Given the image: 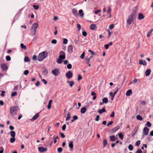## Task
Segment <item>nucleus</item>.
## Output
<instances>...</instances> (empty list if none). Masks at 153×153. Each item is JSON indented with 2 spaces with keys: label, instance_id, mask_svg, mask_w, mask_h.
<instances>
[{
  "label": "nucleus",
  "instance_id": "nucleus-2",
  "mask_svg": "<svg viewBox=\"0 0 153 153\" xmlns=\"http://www.w3.org/2000/svg\"><path fill=\"white\" fill-rule=\"evenodd\" d=\"M48 53L45 51H44L40 53L38 57V60L39 61H42L45 59L47 56Z\"/></svg>",
  "mask_w": 153,
  "mask_h": 153
},
{
  "label": "nucleus",
  "instance_id": "nucleus-18",
  "mask_svg": "<svg viewBox=\"0 0 153 153\" xmlns=\"http://www.w3.org/2000/svg\"><path fill=\"white\" fill-rule=\"evenodd\" d=\"M144 18V16L143 14L142 13H139V16L138 17V19H142Z\"/></svg>",
  "mask_w": 153,
  "mask_h": 153
},
{
  "label": "nucleus",
  "instance_id": "nucleus-32",
  "mask_svg": "<svg viewBox=\"0 0 153 153\" xmlns=\"http://www.w3.org/2000/svg\"><path fill=\"white\" fill-rule=\"evenodd\" d=\"M152 31H153V29H151L150 30V31H149L148 33L147 34V37H149L150 36H151V34Z\"/></svg>",
  "mask_w": 153,
  "mask_h": 153
},
{
  "label": "nucleus",
  "instance_id": "nucleus-31",
  "mask_svg": "<svg viewBox=\"0 0 153 153\" xmlns=\"http://www.w3.org/2000/svg\"><path fill=\"white\" fill-rule=\"evenodd\" d=\"M16 140L15 137H12L10 139V142L11 143H13Z\"/></svg>",
  "mask_w": 153,
  "mask_h": 153
},
{
  "label": "nucleus",
  "instance_id": "nucleus-10",
  "mask_svg": "<svg viewBox=\"0 0 153 153\" xmlns=\"http://www.w3.org/2000/svg\"><path fill=\"white\" fill-rule=\"evenodd\" d=\"M68 51L70 53H72L73 52V47L72 45H70L68 47Z\"/></svg>",
  "mask_w": 153,
  "mask_h": 153
},
{
  "label": "nucleus",
  "instance_id": "nucleus-53",
  "mask_svg": "<svg viewBox=\"0 0 153 153\" xmlns=\"http://www.w3.org/2000/svg\"><path fill=\"white\" fill-rule=\"evenodd\" d=\"M82 78V76L79 75V74L78 75V80H80Z\"/></svg>",
  "mask_w": 153,
  "mask_h": 153
},
{
  "label": "nucleus",
  "instance_id": "nucleus-9",
  "mask_svg": "<svg viewBox=\"0 0 153 153\" xmlns=\"http://www.w3.org/2000/svg\"><path fill=\"white\" fill-rule=\"evenodd\" d=\"M39 116V113H37L33 117V118L31 119H30V120L32 121H33L36 120L37 118H38Z\"/></svg>",
  "mask_w": 153,
  "mask_h": 153
},
{
  "label": "nucleus",
  "instance_id": "nucleus-35",
  "mask_svg": "<svg viewBox=\"0 0 153 153\" xmlns=\"http://www.w3.org/2000/svg\"><path fill=\"white\" fill-rule=\"evenodd\" d=\"M128 149L130 151H132L133 149V147L131 144H129L128 146Z\"/></svg>",
  "mask_w": 153,
  "mask_h": 153
},
{
  "label": "nucleus",
  "instance_id": "nucleus-12",
  "mask_svg": "<svg viewBox=\"0 0 153 153\" xmlns=\"http://www.w3.org/2000/svg\"><path fill=\"white\" fill-rule=\"evenodd\" d=\"M1 68L4 71H6L7 69V65L5 64H3L1 65Z\"/></svg>",
  "mask_w": 153,
  "mask_h": 153
},
{
  "label": "nucleus",
  "instance_id": "nucleus-46",
  "mask_svg": "<svg viewBox=\"0 0 153 153\" xmlns=\"http://www.w3.org/2000/svg\"><path fill=\"white\" fill-rule=\"evenodd\" d=\"M85 55V53L84 52H83L82 54L81 55L80 57L82 59H84V58Z\"/></svg>",
  "mask_w": 153,
  "mask_h": 153
},
{
  "label": "nucleus",
  "instance_id": "nucleus-51",
  "mask_svg": "<svg viewBox=\"0 0 153 153\" xmlns=\"http://www.w3.org/2000/svg\"><path fill=\"white\" fill-rule=\"evenodd\" d=\"M63 43L65 44H66L68 43V40L67 39L64 38L63 39Z\"/></svg>",
  "mask_w": 153,
  "mask_h": 153
},
{
  "label": "nucleus",
  "instance_id": "nucleus-45",
  "mask_svg": "<svg viewBox=\"0 0 153 153\" xmlns=\"http://www.w3.org/2000/svg\"><path fill=\"white\" fill-rule=\"evenodd\" d=\"M6 59L7 61H9L11 60V58L10 56L8 55L6 57Z\"/></svg>",
  "mask_w": 153,
  "mask_h": 153
},
{
  "label": "nucleus",
  "instance_id": "nucleus-26",
  "mask_svg": "<svg viewBox=\"0 0 153 153\" xmlns=\"http://www.w3.org/2000/svg\"><path fill=\"white\" fill-rule=\"evenodd\" d=\"M102 143L103 145V148H104L108 145V142L107 140L106 139H104Z\"/></svg>",
  "mask_w": 153,
  "mask_h": 153
},
{
  "label": "nucleus",
  "instance_id": "nucleus-17",
  "mask_svg": "<svg viewBox=\"0 0 153 153\" xmlns=\"http://www.w3.org/2000/svg\"><path fill=\"white\" fill-rule=\"evenodd\" d=\"M111 141H114L116 140V137L115 135H112L109 137Z\"/></svg>",
  "mask_w": 153,
  "mask_h": 153
},
{
  "label": "nucleus",
  "instance_id": "nucleus-34",
  "mask_svg": "<svg viewBox=\"0 0 153 153\" xmlns=\"http://www.w3.org/2000/svg\"><path fill=\"white\" fill-rule=\"evenodd\" d=\"M79 13L80 14V16L82 17H83L84 14L83 13V10H80L79 11Z\"/></svg>",
  "mask_w": 153,
  "mask_h": 153
},
{
  "label": "nucleus",
  "instance_id": "nucleus-40",
  "mask_svg": "<svg viewBox=\"0 0 153 153\" xmlns=\"http://www.w3.org/2000/svg\"><path fill=\"white\" fill-rule=\"evenodd\" d=\"M43 73L45 74V75H47L48 74V70L46 69H45L43 70Z\"/></svg>",
  "mask_w": 153,
  "mask_h": 153
},
{
  "label": "nucleus",
  "instance_id": "nucleus-1",
  "mask_svg": "<svg viewBox=\"0 0 153 153\" xmlns=\"http://www.w3.org/2000/svg\"><path fill=\"white\" fill-rule=\"evenodd\" d=\"M136 13L137 10L136 9L133 10L132 13L129 15L128 19L127 20V25H130L131 24L135 18Z\"/></svg>",
  "mask_w": 153,
  "mask_h": 153
},
{
  "label": "nucleus",
  "instance_id": "nucleus-14",
  "mask_svg": "<svg viewBox=\"0 0 153 153\" xmlns=\"http://www.w3.org/2000/svg\"><path fill=\"white\" fill-rule=\"evenodd\" d=\"M72 12L73 14L75 16H76L78 15V14L77 13V10L75 8H73L72 9Z\"/></svg>",
  "mask_w": 153,
  "mask_h": 153
},
{
  "label": "nucleus",
  "instance_id": "nucleus-25",
  "mask_svg": "<svg viewBox=\"0 0 153 153\" xmlns=\"http://www.w3.org/2000/svg\"><path fill=\"white\" fill-rule=\"evenodd\" d=\"M69 147L71 149H73L74 147V145L73 144V141H70L69 143Z\"/></svg>",
  "mask_w": 153,
  "mask_h": 153
},
{
  "label": "nucleus",
  "instance_id": "nucleus-7",
  "mask_svg": "<svg viewBox=\"0 0 153 153\" xmlns=\"http://www.w3.org/2000/svg\"><path fill=\"white\" fill-rule=\"evenodd\" d=\"M149 129L147 127H145L143 129V133L145 135H147L148 134Z\"/></svg>",
  "mask_w": 153,
  "mask_h": 153
},
{
  "label": "nucleus",
  "instance_id": "nucleus-33",
  "mask_svg": "<svg viewBox=\"0 0 153 153\" xmlns=\"http://www.w3.org/2000/svg\"><path fill=\"white\" fill-rule=\"evenodd\" d=\"M85 60L86 61L87 63L88 64V66L89 67H90L91 65V64H90V60L88 58H86L85 59Z\"/></svg>",
  "mask_w": 153,
  "mask_h": 153
},
{
  "label": "nucleus",
  "instance_id": "nucleus-11",
  "mask_svg": "<svg viewBox=\"0 0 153 153\" xmlns=\"http://www.w3.org/2000/svg\"><path fill=\"white\" fill-rule=\"evenodd\" d=\"M90 29L93 30H95L97 29V26L95 24L91 25L90 26Z\"/></svg>",
  "mask_w": 153,
  "mask_h": 153
},
{
  "label": "nucleus",
  "instance_id": "nucleus-30",
  "mask_svg": "<svg viewBox=\"0 0 153 153\" xmlns=\"http://www.w3.org/2000/svg\"><path fill=\"white\" fill-rule=\"evenodd\" d=\"M118 135L119 137L120 138V139L122 140L123 139V135L122 134V133H120L118 134Z\"/></svg>",
  "mask_w": 153,
  "mask_h": 153
},
{
  "label": "nucleus",
  "instance_id": "nucleus-64",
  "mask_svg": "<svg viewBox=\"0 0 153 153\" xmlns=\"http://www.w3.org/2000/svg\"><path fill=\"white\" fill-rule=\"evenodd\" d=\"M136 153H142V151L141 149H139L137 150Z\"/></svg>",
  "mask_w": 153,
  "mask_h": 153
},
{
  "label": "nucleus",
  "instance_id": "nucleus-56",
  "mask_svg": "<svg viewBox=\"0 0 153 153\" xmlns=\"http://www.w3.org/2000/svg\"><path fill=\"white\" fill-rule=\"evenodd\" d=\"M100 117L99 115H97L96 116V117L95 118V120L97 121H98L99 120V118H100Z\"/></svg>",
  "mask_w": 153,
  "mask_h": 153
},
{
  "label": "nucleus",
  "instance_id": "nucleus-36",
  "mask_svg": "<svg viewBox=\"0 0 153 153\" xmlns=\"http://www.w3.org/2000/svg\"><path fill=\"white\" fill-rule=\"evenodd\" d=\"M136 118L137 120L141 121L143 120L142 117L140 115H137L136 117Z\"/></svg>",
  "mask_w": 153,
  "mask_h": 153
},
{
  "label": "nucleus",
  "instance_id": "nucleus-37",
  "mask_svg": "<svg viewBox=\"0 0 153 153\" xmlns=\"http://www.w3.org/2000/svg\"><path fill=\"white\" fill-rule=\"evenodd\" d=\"M20 46L22 49L26 50V46L23 43H21Z\"/></svg>",
  "mask_w": 153,
  "mask_h": 153
},
{
  "label": "nucleus",
  "instance_id": "nucleus-19",
  "mask_svg": "<svg viewBox=\"0 0 153 153\" xmlns=\"http://www.w3.org/2000/svg\"><path fill=\"white\" fill-rule=\"evenodd\" d=\"M87 109L85 107H83L81 109V112L82 114H84L86 111Z\"/></svg>",
  "mask_w": 153,
  "mask_h": 153
},
{
  "label": "nucleus",
  "instance_id": "nucleus-29",
  "mask_svg": "<svg viewBox=\"0 0 153 153\" xmlns=\"http://www.w3.org/2000/svg\"><path fill=\"white\" fill-rule=\"evenodd\" d=\"M71 118V116L70 115V112H68V113L66 119V121H68V120H69Z\"/></svg>",
  "mask_w": 153,
  "mask_h": 153
},
{
  "label": "nucleus",
  "instance_id": "nucleus-49",
  "mask_svg": "<svg viewBox=\"0 0 153 153\" xmlns=\"http://www.w3.org/2000/svg\"><path fill=\"white\" fill-rule=\"evenodd\" d=\"M67 68L68 69H71L72 68V65L71 64H68L67 65Z\"/></svg>",
  "mask_w": 153,
  "mask_h": 153
},
{
  "label": "nucleus",
  "instance_id": "nucleus-23",
  "mask_svg": "<svg viewBox=\"0 0 153 153\" xmlns=\"http://www.w3.org/2000/svg\"><path fill=\"white\" fill-rule=\"evenodd\" d=\"M67 82L68 83H69V85L71 88L72 87L73 85L74 84V82L73 81H68Z\"/></svg>",
  "mask_w": 153,
  "mask_h": 153
},
{
  "label": "nucleus",
  "instance_id": "nucleus-41",
  "mask_svg": "<svg viewBox=\"0 0 153 153\" xmlns=\"http://www.w3.org/2000/svg\"><path fill=\"white\" fill-rule=\"evenodd\" d=\"M17 94V93L15 91L12 93L11 94V96L13 97L14 96H16Z\"/></svg>",
  "mask_w": 153,
  "mask_h": 153
},
{
  "label": "nucleus",
  "instance_id": "nucleus-38",
  "mask_svg": "<svg viewBox=\"0 0 153 153\" xmlns=\"http://www.w3.org/2000/svg\"><path fill=\"white\" fill-rule=\"evenodd\" d=\"M62 60L58 58L57 60V62L58 64H61L62 62Z\"/></svg>",
  "mask_w": 153,
  "mask_h": 153
},
{
  "label": "nucleus",
  "instance_id": "nucleus-58",
  "mask_svg": "<svg viewBox=\"0 0 153 153\" xmlns=\"http://www.w3.org/2000/svg\"><path fill=\"white\" fill-rule=\"evenodd\" d=\"M140 144V141L138 140L136 143V145L137 146H139Z\"/></svg>",
  "mask_w": 153,
  "mask_h": 153
},
{
  "label": "nucleus",
  "instance_id": "nucleus-62",
  "mask_svg": "<svg viewBox=\"0 0 153 153\" xmlns=\"http://www.w3.org/2000/svg\"><path fill=\"white\" fill-rule=\"evenodd\" d=\"M114 28V25L113 24L111 25L109 27V28L110 29H112Z\"/></svg>",
  "mask_w": 153,
  "mask_h": 153
},
{
  "label": "nucleus",
  "instance_id": "nucleus-3",
  "mask_svg": "<svg viewBox=\"0 0 153 153\" xmlns=\"http://www.w3.org/2000/svg\"><path fill=\"white\" fill-rule=\"evenodd\" d=\"M19 108L18 106L12 107L10 108V113L11 115L14 116L16 114L17 112L19 110Z\"/></svg>",
  "mask_w": 153,
  "mask_h": 153
},
{
  "label": "nucleus",
  "instance_id": "nucleus-15",
  "mask_svg": "<svg viewBox=\"0 0 153 153\" xmlns=\"http://www.w3.org/2000/svg\"><path fill=\"white\" fill-rule=\"evenodd\" d=\"M106 111L105 108L104 107L101 109H100L98 110V112L100 114H101L105 112Z\"/></svg>",
  "mask_w": 153,
  "mask_h": 153
},
{
  "label": "nucleus",
  "instance_id": "nucleus-5",
  "mask_svg": "<svg viewBox=\"0 0 153 153\" xmlns=\"http://www.w3.org/2000/svg\"><path fill=\"white\" fill-rule=\"evenodd\" d=\"M38 149L40 152L42 153L48 150V149L47 148L43 147L42 146L39 147Z\"/></svg>",
  "mask_w": 153,
  "mask_h": 153
},
{
  "label": "nucleus",
  "instance_id": "nucleus-47",
  "mask_svg": "<svg viewBox=\"0 0 153 153\" xmlns=\"http://www.w3.org/2000/svg\"><path fill=\"white\" fill-rule=\"evenodd\" d=\"M146 125L149 127H150L151 126V123L149 121H147L146 123Z\"/></svg>",
  "mask_w": 153,
  "mask_h": 153
},
{
  "label": "nucleus",
  "instance_id": "nucleus-13",
  "mask_svg": "<svg viewBox=\"0 0 153 153\" xmlns=\"http://www.w3.org/2000/svg\"><path fill=\"white\" fill-rule=\"evenodd\" d=\"M139 62L140 64L144 66L146 65L147 64V63L144 60H140Z\"/></svg>",
  "mask_w": 153,
  "mask_h": 153
},
{
  "label": "nucleus",
  "instance_id": "nucleus-42",
  "mask_svg": "<svg viewBox=\"0 0 153 153\" xmlns=\"http://www.w3.org/2000/svg\"><path fill=\"white\" fill-rule=\"evenodd\" d=\"M62 149L61 147H59L57 149V151L59 153H60L62 152Z\"/></svg>",
  "mask_w": 153,
  "mask_h": 153
},
{
  "label": "nucleus",
  "instance_id": "nucleus-44",
  "mask_svg": "<svg viewBox=\"0 0 153 153\" xmlns=\"http://www.w3.org/2000/svg\"><path fill=\"white\" fill-rule=\"evenodd\" d=\"M33 7L34 9L36 10H38L39 8V5H33Z\"/></svg>",
  "mask_w": 153,
  "mask_h": 153
},
{
  "label": "nucleus",
  "instance_id": "nucleus-4",
  "mask_svg": "<svg viewBox=\"0 0 153 153\" xmlns=\"http://www.w3.org/2000/svg\"><path fill=\"white\" fill-rule=\"evenodd\" d=\"M52 73L55 76H57L60 74L59 70L58 68L54 69L52 71Z\"/></svg>",
  "mask_w": 153,
  "mask_h": 153
},
{
  "label": "nucleus",
  "instance_id": "nucleus-55",
  "mask_svg": "<svg viewBox=\"0 0 153 153\" xmlns=\"http://www.w3.org/2000/svg\"><path fill=\"white\" fill-rule=\"evenodd\" d=\"M82 34L84 36H86L87 35V33L86 32L83 31L82 32Z\"/></svg>",
  "mask_w": 153,
  "mask_h": 153
},
{
  "label": "nucleus",
  "instance_id": "nucleus-52",
  "mask_svg": "<svg viewBox=\"0 0 153 153\" xmlns=\"http://www.w3.org/2000/svg\"><path fill=\"white\" fill-rule=\"evenodd\" d=\"M32 34L34 36H35L36 34V30L34 29L33 31H32Z\"/></svg>",
  "mask_w": 153,
  "mask_h": 153
},
{
  "label": "nucleus",
  "instance_id": "nucleus-59",
  "mask_svg": "<svg viewBox=\"0 0 153 153\" xmlns=\"http://www.w3.org/2000/svg\"><path fill=\"white\" fill-rule=\"evenodd\" d=\"M73 118L74 120H76L78 119V117L76 115H75L73 116Z\"/></svg>",
  "mask_w": 153,
  "mask_h": 153
},
{
  "label": "nucleus",
  "instance_id": "nucleus-20",
  "mask_svg": "<svg viewBox=\"0 0 153 153\" xmlns=\"http://www.w3.org/2000/svg\"><path fill=\"white\" fill-rule=\"evenodd\" d=\"M38 27V23H35L33 24V25L32 27H31V29H33V27H34L35 28V29H36Z\"/></svg>",
  "mask_w": 153,
  "mask_h": 153
},
{
  "label": "nucleus",
  "instance_id": "nucleus-50",
  "mask_svg": "<svg viewBox=\"0 0 153 153\" xmlns=\"http://www.w3.org/2000/svg\"><path fill=\"white\" fill-rule=\"evenodd\" d=\"M118 90H119V88H118L117 87L116 88V90L114 91V93L113 94V95L115 96V95L117 93V92H118Z\"/></svg>",
  "mask_w": 153,
  "mask_h": 153
},
{
  "label": "nucleus",
  "instance_id": "nucleus-61",
  "mask_svg": "<svg viewBox=\"0 0 153 153\" xmlns=\"http://www.w3.org/2000/svg\"><path fill=\"white\" fill-rule=\"evenodd\" d=\"M60 135L61 137L62 138H64L65 137V135L63 133H60Z\"/></svg>",
  "mask_w": 153,
  "mask_h": 153
},
{
  "label": "nucleus",
  "instance_id": "nucleus-24",
  "mask_svg": "<svg viewBox=\"0 0 153 153\" xmlns=\"http://www.w3.org/2000/svg\"><path fill=\"white\" fill-rule=\"evenodd\" d=\"M132 91L131 89L128 90L126 92V95L127 96H130L132 93Z\"/></svg>",
  "mask_w": 153,
  "mask_h": 153
},
{
  "label": "nucleus",
  "instance_id": "nucleus-48",
  "mask_svg": "<svg viewBox=\"0 0 153 153\" xmlns=\"http://www.w3.org/2000/svg\"><path fill=\"white\" fill-rule=\"evenodd\" d=\"M52 44H56L57 43V40L55 39H53L51 42Z\"/></svg>",
  "mask_w": 153,
  "mask_h": 153
},
{
  "label": "nucleus",
  "instance_id": "nucleus-57",
  "mask_svg": "<svg viewBox=\"0 0 153 153\" xmlns=\"http://www.w3.org/2000/svg\"><path fill=\"white\" fill-rule=\"evenodd\" d=\"M66 128V125L65 124H64L62 127V129L63 131L65 130Z\"/></svg>",
  "mask_w": 153,
  "mask_h": 153
},
{
  "label": "nucleus",
  "instance_id": "nucleus-6",
  "mask_svg": "<svg viewBox=\"0 0 153 153\" xmlns=\"http://www.w3.org/2000/svg\"><path fill=\"white\" fill-rule=\"evenodd\" d=\"M60 53L62 54H61L59 55V58L62 60L65 59V52L62 51L60 52Z\"/></svg>",
  "mask_w": 153,
  "mask_h": 153
},
{
  "label": "nucleus",
  "instance_id": "nucleus-28",
  "mask_svg": "<svg viewBox=\"0 0 153 153\" xmlns=\"http://www.w3.org/2000/svg\"><path fill=\"white\" fill-rule=\"evenodd\" d=\"M102 102L105 104H107L108 102V99L107 97H104L102 100Z\"/></svg>",
  "mask_w": 153,
  "mask_h": 153
},
{
  "label": "nucleus",
  "instance_id": "nucleus-22",
  "mask_svg": "<svg viewBox=\"0 0 153 153\" xmlns=\"http://www.w3.org/2000/svg\"><path fill=\"white\" fill-rule=\"evenodd\" d=\"M120 128V127L118 126H117L116 127L114 128H113L111 129L112 132H114L117 131Z\"/></svg>",
  "mask_w": 153,
  "mask_h": 153
},
{
  "label": "nucleus",
  "instance_id": "nucleus-54",
  "mask_svg": "<svg viewBox=\"0 0 153 153\" xmlns=\"http://www.w3.org/2000/svg\"><path fill=\"white\" fill-rule=\"evenodd\" d=\"M113 121H110L108 124H107V126H109L113 124Z\"/></svg>",
  "mask_w": 153,
  "mask_h": 153
},
{
  "label": "nucleus",
  "instance_id": "nucleus-21",
  "mask_svg": "<svg viewBox=\"0 0 153 153\" xmlns=\"http://www.w3.org/2000/svg\"><path fill=\"white\" fill-rule=\"evenodd\" d=\"M52 102V100H50L49 101V103L48 104V106H47V108L48 109H50L51 108V103Z\"/></svg>",
  "mask_w": 153,
  "mask_h": 153
},
{
  "label": "nucleus",
  "instance_id": "nucleus-27",
  "mask_svg": "<svg viewBox=\"0 0 153 153\" xmlns=\"http://www.w3.org/2000/svg\"><path fill=\"white\" fill-rule=\"evenodd\" d=\"M10 135L12 137H15V136H16L15 132L14 131H11L10 132Z\"/></svg>",
  "mask_w": 153,
  "mask_h": 153
},
{
  "label": "nucleus",
  "instance_id": "nucleus-16",
  "mask_svg": "<svg viewBox=\"0 0 153 153\" xmlns=\"http://www.w3.org/2000/svg\"><path fill=\"white\" fill-rule=\"evenodd\" d=\"M151 72V70L149 69H148L145 72V75L146 76H149L150 75Z\"/></svg>",
  "mask_w": 153,
  "mask_h": 153
},
{
  "label": "nucleus",
  "instance_id": "nucleus-8",
  "mask_svg": "<svg viewBox=\"0 0 153 153\" xmlns=\"http://www.w3.org/2000/svg\"><path fill=\"white\" fill-rule=\"evenodd\" d=\"M65 75L68 79H70L72 77L73 74L70 71H69Z\"/></svg>",
  "mask_w": 153,
  "mask_h": 153
},
{
  "label": "nucleus",
  "instance_id": "nucleus-63",
  "mask_svg": "<svg viewBox=\"0 0 153 153\" xmlns=\"http://www.w3.org/2000/svg\"><path fill=\"white\" fill-rule=\"evenodd\" d=\"M104 46L106 49H108V48L109 45L108 44L105 45Z\"/></svg>",
  "mask_w": 153,
  "mask_h": 153
},
{
  "label": "nucleus",
  "instance_id": "nucleus-39",
  "mask_svg": "<svg viewBox=\"0 0 153 153\" xmlns=\"http://www.w3.org/2000/svg\"><path fill=\"white\" fill-rule=\"evenodd\" d=\"M30 61L29 58L27 56L25 57L24 58V61L25 62H29Z\"/></svg>",
  "mask_w": 153,
  "mask_h": 153
},
{
  "label": "nucleus",
  "instance_id": "nucleus-60",
  "mask_svg": "<svg viewBox=\"0 0 153 153\" xmlns=\"http://www.w3.org/2000/svg\"><path fill=\"white\" fill-rule=\"evenodd\" d=\"M115 113L114 111H112L111 114L110 115V116L111 117H113L114 116Z\"/></svg>",
  "mask_w": 153,
  "mask_h": 153
},
{
  "label": "nucleus",
  "instance_id": "nucleus-43",
  "mask_svg": "<svg viewBox=\"0 0 153 153\" xmlns=\"http://www.w3.org/2000/svg\"><path fill=\"white\" fill-rule=\"evenodd\" d=\"M29 73V71L28 70H26L24 71V74L25 75H27Z\"/></svg>",
  "mask_w": 153,
  "mask_h": 153
}]
</instances>
